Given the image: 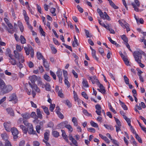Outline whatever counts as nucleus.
<instances>
[{
  "label": "nucleus",
  "mask_w": 146,
  "mask_h": 146,
  "mask_svg": "<svg viewBox=\"0 0 146 146\" xmlns=\"http://www.w3.org/2000/svg\"><path fill=\"white\" fill-rule=\"evenodd\" d=\"M13 89L12 87L10 85H6L5 84L0 89L1 94H5L11 91Z\"/></svg>",
  "instance_id": "nucleus-1"
},
{
  "label": "nucleus",
  "mask_w": 146,
  "mask_h": 146,
  "mask_svg": "<svg viewBox=\"0 0 146 146\" xmlns=\"http://www.w3.org/2000/svg\"><path fill=\"white\" fill-rule=\"evenodd\" d=\"M14 53L15 57L19 60V62L22 63L24 61V58L22 54L19 53L16 50L14 51Z\"/></svg>",
  "instance_id": "nucleus-2"
},
{
  "label": "nucleus",
  "mask_w": 146,
  "mask_h": 146,
  "mask_svg": "<svg viewBox=\"0 0 146 146\" xmlns=\"http://www.w3.org/2000/svg\"><path fill=\"white\" fill-rule=\"evenodd\" d=\"M4 20L7 25L9 28H7V30L11 34L13 33L14 32V30L13 29V26L12 24L9 22V20L6 18H4Z\"/></svg>",
  "instance_id": "nucleus-3"
},
{
  "label": "nucleus",
  "mask_w": 146,
  "mask_h": 146,
  "mask_svg": "<svg viewBox=\"0 0 146 146\" xmlns=\"http://www.w3.org/2000/svg\"><path fill=\"white\" fill-rule=\"evenodd\" d=\"M133 54L135 60L137 62H139V60H141L142 58V54L139 51H136L134 52Z\"/></svg>",
  "instance_id": "nucleus-4"
},
{
  "label": "nucleus",
  "mask_w": 146,
  "mask_h": 146,
  "mask_svg": "<svg viewBox=\"0 0 146 146\" xmlns=\"http://www.w3.org/2000/svg\"><path fill=\"white\" fill-rule=\"evenodd\" d=\"M9 101H12L13 103L15 104L18 102V99L16 95L15 94H11L9 97Z\"/></svg>",
  "instance_id": "nucleus-5"
},
{
  "label": "nucleus",
  "mask_w": 146,
  "mask_h": 146,
  "mask_svg": "<svg viewBox=\"0 0 146 146\" xmlns=\"http://www.w3.org/2000/svg\"><path fill=\"white\" fill-rule=\"evenodd\" d=\"M10 130L11 131L12 134L13 136V138L14 139H17L18 137L17 136L18 134V131L16 128L13 127L11 128Z\"/></svg>",
  "instance_id": "nucleus-6"
},
{
  "label": "nucleus",
  "mask_w": 146,
  "mask_h": 146,
  "mask_svg": "<svg viewBox=\"0 0 146 146\" xmlns=\"http://www.w3.org/2000/svg\"><path fill=\"white\" fill-rule=\"evenodd\" d=\"M27 131L29 134H35L36 133L33 129V127L32 124H29V126L27 127Z\"/></svg>",
  "instance_id": "nucleus-7"
},
{
  "label": "nucleus",
  "mask_w": 146,
  "mask_h": 146,
  "mask_svg": "<svg viewBox=\"0 0 146 146\" xmlns=\"http://www.w3.org/2000/svg\"><path fill=\"white\" fill-rule=\"evenodd\" d=\"M120 54L121 57L122 58V59L124 62L125 64L127 66L129 65V62L127 58V56H125L123 55L122 52L120 53Z\"/></svg>",
  "instance_id": "nucleus-8"
},
{
  "label": "nucleus",
  "mask_w": 146,
  "mask_h": 146,
  "mask_svg": "<svg viewBox=\"0 0 146 146\" xmlns=\"http://www.w3.org/2000/svg\"><path fill=\"white\" fill-rule=\"evenodd\" d=\"M29 84L32 88V90L38 92H40V90L38 87L35 84H32L30 82H29Z\"/></svg>",
  "instance_id": "nucleus-9"
},
{
  "label": "nucleus",
  "mask_w": 146,
  "mask_h": 146,
  "mask_svg": "<svg viewBox=\"0 0 146 146\" xmlns=\"http://www.w3.org/2000/svg\"><path fill=\"white\" fill-rule=\"evenodd\" d=\"M43 65L45 68L46 70L48 71L49 70V63L45 59H43Z\"/></svg>",
  "instance_id": "nucleus-10"
},
{
  "label": "nucleus",
  "mask_w": 146,
  "mask_h": 146,
  "mask_svg": "<svg viewBox=\"0 0 146 146\" xmlns=\"http://www.w3.org/2000/svg\"><path fill=\"white\" fill-rule=\"evenodd\" d=\"M135 3H131L132 5L133 6L134 9H138L137 7L140 6V4L138 0H134Z\"/></svg>",
  "instance_id": "nucleus-11"
},
{
  "label": "nucleus",
  "mask_w": 146,
  "mask_h": 146,
  "mask_svg": "<svg viewBox=\"0 0 146 146\" xmlns=\"http://www.w3.org/2000/svg\"><path fill=\"white\" fill-rule=\"evenodd\" d=\"M4 126L6 131H10L11 129L10 122L4 123Z\"/></svg>",
  "instance_id": "nucleus-12"
},
{
  "label": "nucleus",
  "mask_w": 146,
  "mask_h": 146,
  "mask_svg": "<svg viewBox=\"0 0 146 146\" xmlns=\"http://www.w3.org/2000/svg\"><path fill=\"white\" fill-rule=\"evenodd\" d=\"M9 58V62L11 64L13 65H15L17 64V63L16 60L14 58L13 56Z\"/></svg>",
  "instance_id": "nucleus-13"
},
{
  "label": "nucleus",
  "mask_w": 146,
  "mask_h": 146,
  "mask_svg": "<svg viewBox=\"0 0 146 146\" xmlns=\"http://www.w3.org/2000/svg\"><path fill=\"white\" fill-rule=\"evenodd\" d=\"M29 78L33 84H35V82L37 79V77L35 75H33L29 77Z\"/></svg>",
  "instance_id": "nucleus-14"
},
{
  "label": "nucleus",
  "mask_w": 146,
  "mask_h": 146,
  "mask_svg": "<svg viewBox=\"0 0 146 146\" xmlns=\"http://www.w3.org/2000/svg\"><path fill=\"white\" fill-rule=\"evenodd\" d=\"M97 85L99 86L101 91V92L103 94H105L106 92V90L105 89L104 87L102 84H100V82H98L97 83Z\"/></svg>",
  "instance_id": "nucleus-15"
},
{
  "label": "nucleus",
  "mask_w": 146,
  "mask_h": 146,
  "mask_svg": "<svg viewBox=\"0 0 146 146\" xmlns=\"http://www.w3.org/2000/svg\"><path fill=\"white\" fill-rule=\"evenodd\" d=\"M61 131L62 132V136L63 139L65 140L67 142H69V141L68 139V136L66 135L65 131L63 130L62 129Z\"/></svg>",
  "instance_id": "nucleus-16"
},
{
  "label": "nucleus",
  "mask_w": 146,
  "mask_h": 146,
  "mask_svg": "<svg viewBox=\"0 0 146 146\" xmlns=\"http://www.w3.org/2000/svg\"><path fill=\"white\" fill-rule=\"evenodd\" d=\"M36 114L37 115V119L38 118L41 119H42V112L39 109L37 108L36 109Z\"/></svg>",
  "instance_id": "nucleus-17"
},
{
  "label": "nucleus",
  "mask_w": 146,
  "mask_h": 146,
  "mask_svg": "<svg viewBox=\"0 0 146 146\" xmlns=\"http://www.w3.org/2000/svg\"><path fill=\"white\" fill-rule=\"evenodd\" d=\"M21 115L23 117V119H27L30 118V114L27 112L21 114Z\"/></svg>",
  "instance_id": "nucleus-18"
},
{
  "label": "nucleus",
  "mask_w": 146,
  "mask_h": 146,
  "mask_svg": "<svg viewBox=\"0 0 146 146\" xmlns=\"http://www.w3.org/2000/svg\"><path fill=\"white\" fill-rule=\"evenodd\" d=\"M50 135V131L47 130L44 133V139L46 141H48L49 139V136Z\"/></svg>",
  "instance_id": "nucleus-19"
},
{
  "label": "nucleus",
  "mask_w": 146,
  "mask_h": 146,
  "mask_svg": "<svg viewBox=\"0 0 146 146\" xmlns=\"http://www.w3.org/2000/svg\"><path fill=\"white\" fill-rule=\"evenodd\" d=\"M6 111L10 115L14 116V113L13 110L11 108H9L6 109Z\"/></svg>",
  "instance_id": "nucleus-20"
},
{
  "label": "nucleus",
  "mask_w": 146,
  "mask_h": 146,
  "mask_svg": "<svg viewBox=\"0 0 146 146\" xmlns=\"http://www.w3.org/2000/svg\"><path fill=\"white\" fill-rule=\"evenodd\" d=\"M41 108H42L44 112L46 113L47 115H50V113L49 111L48 108L44 106H41Z\"/></svg>",
  "instance_id": "nucleus-21"
},
{
  "label": "nucleus",
  "mask_w": 146,
  "mask_h": 146,
  "mask_svg": "<svg viewBox=\"0 0 146 146\" xmlns=\"http://www.w3.org/2000/svg\"><path fill=\"white\" fill-rule=\"evenodd\" d=\"M99 136L102 139L104 140L107 143H110V140L106 137L104 136L101 134H99Z\"/></svg>",
  "instance_id": "nucleus-22"
},
{
  "label": "nucleus",
  "mask_w": 146,
  "mask_h": 146,
  "mask_svg": "<svg viewBox=\"0 0 146 146\" xmlns=\"http://www.w3.org/2000/svg\"><path fill=\"white\" fill-rule=\"evenodd\" d=\"M74 41L72 43V46L73 47H76L78 46V43L77 40L75 36H74Z\"/></svg>",
  "instance_id": "nucleus-23"
},
{
  "label": "nucleus",
  "mask_w": 146,
  "mask_h": 146,
  "mask_svg": "<svg viewBox=\"0 0 146 146\" xmlns=\"http://www.w3.org/2000/svg\"><path fill=\"white\" fill-rule=\"evenodd\" d=\"M19 40H20L21 43L22 44L26 43V40L24 36L22 35H21Z\"/></svg>",
  "instance_id": "nucleus-24"
},
{
  "label": "nucleus",
  "mask_w": 146,
  "mask_h": 146,
  "mask_svg": "<svg viewBox=\"0 0 146 146\" xmlns=\"http://www.w3.org/2000/svg\"><path fill=\"white\" fill-rule=\"evenodd\" d=\"M72 121L73 123L74 126H77L78 125V119L76 117H73L72 118Z\"/></svg>",
  "instance_id": "nucleus-25"
},
{
  "label": "nucleus",
  "mask_w": 146,
  "mask_h": 146,
  "mask_svg": "<svg viewBox=\"0 0 146 146\" xmlns=\"http://www.w3.org/2000/svg\"><path fill=\"white\" fill-rule=\"evenodd\" d=\"M82 84L84 87L87 88L89 87L88 81L84 79H83L82 80Z\"/></svg>",
  "instance_id": "nucleus-26"
},
{
  "label": "nucleus",
  "mask_w": 146,
  "mask_h": 146,
  "mask_svg": "<svg viewBox=\"0 0 146 146\" xmlns=\"http://www.w3.org/2000/svg\"><path fill=\"white\" fill-rule=\"evenodd\" d=\"M5 54L7 56H8L9 57H11L12 56H13L11 54V50L9 48H7L6 49Z\"/></svg>",
  "instance_id": "nucleus-27"
},
{
  "label": "nucleus",
  "mask_w": 146,
  "mask_h": 146,
  "mask_svg": "<svg viewBox=\"0 0 146 146\" xmlns=\"http://www.w3.org/2000/svg\"><path fill=\"white\" fill-rule=\"evenodd\" d=\"M92 82L93 84H94L95 83H96L97 84L98 82H99L98 80L97 79L96 76H94L92 77Z\"/></svg>",
  "instance_id": "nucleus-28"
},
{
  "label": "nucleus",
  "mask_w": 146,
  "mask_h": 146,
  "mask_svg": "<svg viewBox=\"0 0 146 146\" xmlns=\"http://www.w3.org/2000/svg\"><path fill=\"white\" fill-rule=\"evenodd\" d=\"M103 16L104 18L103 17H101V18H102L103 19H106L108 21L110 20L111 19H110V18L109 16L108 15L107 13H106V12H104V14Z\"/></svg>",
  "instance_id": "nucleus-29"
},
{
  "label": "nucleus",
  "mask_w": 146,
  "mask_h": 146,
  "mask_svg": "<svg viewBox=\"0 0 146 146\" xmlns=\"http://www.w3.org/2000/svg\"><path fill=\"white\" fill-rule=\"evenodd\" d=\"M125 23V25L124 27V29H126V31L128 32V31H130V29L129 27V25L125 21H123Z\"/></svg>",
  "instance_id": "nucleus-30"
},
{
  "label": "nucleus",
  "mask_w": 146,
  "mask_h": 146,
  "mask_svg": "<svg viewBox=\"0 0 146 146\" xmlns=\"http://www.w3.org/2000/svg\"><path fill=\"white\" fill-rule=\"evenodd\" d=\"M36 56L37 58L39 60H40L41 59L43 60V59H44L40 52H38L37 53Z\"/></svg>",
  "instance_id": "nucleus-31"
},
{
  "label": "nucleus",
  "mask_w": 146,
  "mask_h": 146,
  "mask_svg": "<svg viewBox=\"0 0 146 146\" xmlns=\"http://www.w3.org/2000/svg\"><path fill=\"white\" fill-rule=\"evenodd\" d=\"M104 126L108 130L112 131L113 130V128L112 126L110 125H108L107 124H104Z\"/></svg>",
  "instance_id": "nucleus-32"
},
{
  "label": "nucleus",
  "mask_w": 146,
  "mask_h": 146,
  "mask_svg": "<svg viewBox=\"0 0 146 146\" xmlns=\"http://www.w3.org/2000/svg\"><path fill=\"white\" fill-rule=\"evenodd\" d=\"M119 102L120 105H121V107L123 109L125 110H127V108L125 104L121 102L120 100H119Z\"/></svg>",
  "instance_id": "nucleus-33"
},
{
  "label": "nucleus",
  "mask_w": 146,
  "mask_h": 146,
  "mask_svg": "<svg viewBox=\"0 0 146 146\" xmlns=\"http://www.w3.org/2000/svg\"><path fill=\"white\" fill-rule=\"evenodd\" d=\"M20 127L22 129L25 133H27V128H26L23 125H20Z\"/></svg>",
  "instance_id": "nucleus-34"
},
{
  "label": "nucleus",
  "mask_w": 146,
  "mask_h": 146,
  "mask_svg": "<svg viewBox=\"0 0 146 146\" xmlns=\"http://www.w3.org/2000/svg\"><path fill=\"white\" fill-rule=\"evenodd\" d=\"M65 127L67 128L70 133H71L73 131V129L72 126L69 124L66 125L65 126Z\"/></svg>",
  "instance_id": "nucleus-35"
},
{
  "label": "nucleus",
  "mask_w": 146,
  "mask_h": 146,
  "mask_svg": "<svg viewBox=\"0 0 146 146\" xmlns=\"http://www.w3.org/2000/svg\"><path fill=\"white\" fill-rule=\"evenodd\" d=\"M50 46L52 51V53L54 54H56L57 52V50L52 45H51Z\"/></svg>",
  "instance_id": "nucleus-36"
},
{
  "label": "nucleus",
  "mask_w": 146,
  "mask_h": 146,
  "mask_svg": "<svg viewBox=\"0 0 146 146\" xmlns=\"http://www.w3.org/2000/svg\"><path fill=\"white\" fill-rule=\"evenodd\" d=\"M145 38V37H143L141 38L140 39L139 41L141 42H143L145 46L144 47V48H146V39Z\"/></svg>",
  "instance_id": "nucleus-37"
},
{
  "label": "nucleus",
  "mask_w": 146,
  "mask_h": 146,
  "mask_svg": "<svg viewBox=\"0 0 146 146\" xmlns=\"http://www.w3.org/2000/svg\"><path fill=\"white\" fill-rule=\"evenodd\" d=\"M41 123H42V122H40V123L39 125H37L36 126V130L38 133H40V130L41 129V126L40 125H41Z\"/></svg>",
  "instance_id": "nucleus-38"
},
{
  "label": "nucleus",
  "mask_w": 146,
  "mask_h": 146,
  "mask_svg": "<svg viewBox=\"0 0 146 146\" xmlns=\"http://www.w3.org/2000/svg\"><path fill=\"white\" fill-rule=\"evenodd\" d=\"M30 116L36 120L37 119V115L36 114L35 112H32L31 113L30 115Z\"/></svg>",
  "instance_id": "nucleus-39"
},
{
  "label": "nucleus",
  "mask_w": 146,
  "mask_h": 146,
  "mask_svg": "<svg viewBox=\"0 0 146 146\" xmlns=\"http://www.w3.org/2000/svg\"><path fill=\"white\" fill-rule=\"evenodd\" d=\"M121 38L124 41L126 42V43L128 42V40L126 36L125 35H123L120 36Z\"/></svg>",
  "instance_id": "nucleus-40"
},
{
  "label": "nucleus",
  "mask_w": 146,
  "mask_h": 146,
  "mask_svg": "<svg viewBox=\"0 0 146 146\" xmlns=\"http://www.w3.org/2000/svg\"><path fill=\"white\" fill-rule=\"evenodd\" d=\"M90 124L91 126L94 127L96 128L98 127V125L93 121H91L90 122Z\"/></svg>",
  "instance_id": "nucleus-41"
},
{
  "label": "nucleus",
  "mask_w": 146,
  "mask_h": 146,
  "mask_svg": "<svg viewBox=\"0 0 146 146\" xmlns=\"http://www.w3.org/2000/svg\"><path fill=\"white\" fill-rule=\"evenodd\" d=\"M56 113L57 114L58 117L61 119H63L64 118V116L63 114L59 111V110L56 111Z\"/></svg>",
  "instance_id": "nucleus-42"
},
{
  "label": "nucleus",
  "mask_w": 146,
  "mask_h": 146,
  "mask_svg": "<svg viewBox=\"0 0 146 146\" xmlns=\"http://www.w3.org/2000/svg\"><path fill=\"white\" fill-rule=\"evenodd\" d=\"M124 119L126 121L129 126L131 125V121L129 118H128L126 116H124Z\"/></svg>",
  "instance_id": "nucleus-43"
},
{
  "label": "nucleus",
  "mask_w": 146,
  "mask_h": 146,
  "mask_svg": "<svg viewBox=\"0 0 146 146\" xmlns=\"http://www.w3.org/2000/svg\"><path fill=\"white\" fill-rule=\"evenodd\" d=\"M44 78L48 82L50 81V78L46 74H45L44 76Z\"/></svg>",
  "instance_id": "nucleus-44"
},
{
  "label": "nucleus",
  "mask_w": 146,
  "mask_h": 146,
  "mask_svg": "<svg viewBox=\"0 0 146 146\" xmlns=\"http://www.w3.org/2000/svg\"><path fill=\"white\" fill-rule=\"evenodd\" d=\"M51 86L50 84L48 83H46L45 89L46 91H50L51 90Z\"/></svg>",
  "instance_id": "nucleus-45"
},
{
  "label": "nucleus",
  "mask_w": 146,
  "mask_h": 146,
  "mask_svg": "<svg viewBox=\"0 0 146 146\" xmlns=\"http://www.w3.org/2000/svg\"><path fill=\"white\" fill-rule=\"evenodd\" d=\"M53 135L55 137H57L59 136V133L57 131H54L52 133Z\"/></svg>",
  "instance_id": "nucleus-46"
},
{
  "label": "nucleus",
  "mask_w": 146,
  "mask_h": 146,
  "mask_svg": "<svg viewBox=\"0 0 146 146\" xmlns=\"http://www.w3.org/2000/svg\"><path fill=\"white\" fill-rule=\"evenodd\" d=\"M56 75L58 77L62 76V72L60 69H58L56 73Z\"/></svg>",
  "instance_id": "nucleus-47"
},
{
  "label": "nucleus",
  "mask_w": 146,
  "mask_h": 146,
  "mask_svg": "<svg viewBox=\"0 0 146 146\" xmlns=\"http://www.w3.org/2000/svg\"><path fill=\"white\" fill-rule=\"evenodd\" d=\"M74 94V98L75 101H78V96L77 93L75 92V91H73Z\"/></svg>",
  "instance_id": "nucleus-48"
},
{
  "label": "nucleus",
  "mask_w": 146,
  "mask_h": 146,
  "mask_svg": "<svg viewBox=\"0 0 146 146\" xmlns=\"http://www.w3.org/2000/svg\"><path fill=\"white\" fill-rule=\"evenodd\" d=\"M99 52L101 54L102 56H105V55L104 54V50L102 48H100L98 49Z\"/></svg>",
  "instance_id": "nucleus-49"
},
{
  "label": "nucleus",
  "mask_w": 146,
  "mask_h": 146,
  "mask_svg": "<svg viewBox=\"0 0 146 146\" xmlns=\"http://www.w3.org/2000/svg\"><path fill=\"white\" fill-rule=\"evenodd\" d=\"M18 26L19 27L20 30L21 32L24 31V27L21 23L20 22L19 23Z\"/></svg>",
  "instance_id": "nucleus-50"
},
{
  "label": "nucleus",
  "mask_w": 146,
  "mask_h": 146,
  "mask_svg": "<svg viewBox=\"0 0 146 146\" xmlns=\"http://www.w3.org/2000/svg\"><path fill=\"white\" fill-rule=\"evenodd\" d=\"M135 137L137 139L139 143H142V142L141 138L137 134L135 135Z\"/></svg>",
  "instance_id": "nucleus-51"
},
{
  "label": "nucleus",
  "mask_w": 146,
  "mask_h": 146,
  "mask_svg": "<svg viewBox=\"0 0 146 146\" xmlns=\"http://www.w3.org/2000/svg\"><path fill=\"white\" fill-rule=\"evenodd\" d=\"M16 49L17 52H21L22 49L21 48V46L20 45L18 44H16Z\"/></svg>",
  "instance_id": "nucleus-52"
},
{
  "label": "nucleus",
  "mask_w": 146,
  "mask_h": 146,
  "mask_svg": "<svg viewBox=\"0 0 146 146\" xmlns=\"http://www.w3.org/2000/svg\"><path fill=\"white\" fill-rule=\"evenodd\" d=\"M114 118L117 125V126L119 127H121V124L119 120L118 119L116 118L115 117H114Z\"/></svg>",
  "instance_id": "nucleus-53"
},
{
  "label": "nucleus",
  "mask_w": 146,
  "mask_h": 146,
  "mask_svg": "<svg viewBox=\"0 0 146 146\" xmlns=\"http://www.w3.org/2000/svg\"><path fill=\"white\" fill-rule=\"evenodd\" d=\"M24 50L27 55H28L30 54V50L29 48L27 47H24Z\"/></svg>",
  "instance_id": "nucleus-54"
},
{
  "label": "nucleus",
  "mask_w": 146,
  "mask_h": 146,
  "mask_svg": "<svg viewBox=\"0 0 146 146\" xmlns=\"http://www.w3.org/2000/svg\"><path fill=\"white\" fill-rule=\"evenodd\" d=\"M124 82L125 84H129V79L128 78L127 76L125 75L123 76Z\"/></svg>",
  "instance_id": "nucleus-55"
},
{
  "label": "nucleus",
  "mask_w": 146,
  "mask_h": 146,
  "mask_svg": "<svg viewBox=\"0 0 146 146\" xmlns=\"http://www.w3.org/2000/svg\"><path fill=\"white\" fill-rule=\"evenodd\" d=\"M55 104H51L50 105V107H49V110H50L51 111H53V110L55 107Z\"/></svg>",
  "instance_id": "nucleus-56"
},
{
  "label": "nucleus",
  "mask_w": 146,
  "mask_h": 146,
  "mask_svg": "<svg viewBox=\"0 0 146 146\" xmlns=\"http://www.w3.org/2000/svg\"><path fill=\"white\" fill-rule=\"evenodd\" d=\"M5 84L4 81L0 78V89Z\"/></svg>",
  "instance_id": "nucleus-57"
},
{
  "label": "nucleus",
  "mask_w": 146,
  "mask_h": 146,
  "mask_svg": "<svg viewBox=\"0 0 146 146\" xmlns=\"http://www.w3.org/2000/svg\"><path fill=\"white\" fill-rule=\"evenodd\" d=\"M72 144L75 146H78V144L74 138L72 140H71Z\"/></svg>",
  "instance_id": "nucleus-58"
},
{
  "label": "nucleus",
  "mask_w": 146,
  "mask_h": 146,
  "mask_svg": "<svg viewBox=\"0 0 146 146\" xmlns=\"http://www.w3.org/2000/svg\"><path fill=\"white\" fill-rule=\"evenodd\" d=\"M88 131L90 132L94 133L96 131L95 129L92 127L88 128L87 129Z\"/></svg>",
  "instance_id": "nucleus-59"
},
{
  "label": "nucleus",
  "mask_w": 146,
  "mask_h": 146,
  "mask_svg": "<svg viewBox=\"0 0 146 146\" xmlns=\"http://www.w3.org/2000/svg\"><path fill=\"white\" fill-rule=\"evenodd\" d=\"M67 79L68 78H65L64 81L65 84L67 85V87L69 88L70 86V84Z\"/></svg>",
  "instance_id": "nucleus-60"
},
{
  "label": "nucleus",
  "mask_w": 146,
  "mask_h": 146,
  "mask_svg": "<svg viewBox=\"0 0 146 146\" xmlns=\"http://www.w3.org/2000/svg\"><path fill=\"white\" fill-rule=\"evenodd\" d=\"M65 103L69 108L72 106V105L70 102L68 100H66Z\"/></svg>",
  "instance_id": "nucleus-61"
},
{
  "label": "nucleus",
  "mask_w": 146,
  "mask_h": 146,
  "mask_svg": "<svg viewBox=\"0 0 146 146\" xmlns=\"http://www.w3.org/2000/svg\"><path fill=\"white\" fill-rule=\"evenodd\" d=\"M50 75L53 77V79L56 80V74L52 71H50Z\"/></svg>",
  "instance_id": "nucleus-62"
},
{
  "label": "nucleus",
  "mask_w": 146,
  "mask_h": 146,
  "mask_svg": "<svg viewBox=\"0 0 146 146\" xmlns=\"http://www.w3.org/2000/svg\"><path fill=\"white\" fill-rule=\"evenodd\" d=\"M27 64L29 67L30 68H33L34 66L33 63L31 61H29L27 63Z\"/></svg>",
  "instance_id": "nucleus-63"
},
{
  "label": "nucleus",
  "mask_w": 146,
  "mask_h": 146,
  "mask_svg": "<svg viewBox=\"0 0 146 146\" xmlns=\"http://www.w3.org/2000/svg\"><path fill=\"white\" fill-rule=\"evenodd\" d=\"M5 146H11L10 142L8 140H6L5 142Z\"/></svg>",
  "instance_id": "nucleus-64"
}]
</instances>
